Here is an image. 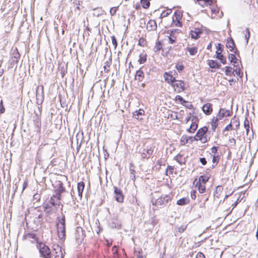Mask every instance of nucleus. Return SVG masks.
Listing matches in <instances>:
<instances>
[{"label":"nucleus","mask_w":258,"mask_h":258,"mask_svg":"<svg viewBox=\"0 0 258 258\" xmlns=\"http://www.w3.org/2000/svg\"><path fill=\"white\" fill-rule=\"evenodd\" d=\"M175 68L177 71L179 72H181L183 70L184 67L183 62L181 61H179L176 63Z\"/></svg>","instance_id":"obj_41"},{"label":"nucleus","mask_w":258,"mask_h":258,"mask_svg":"<svg viewBox=\"0 0 258 258\" xmlns=\"http://www.w3.org/2000/svg\"><path fill=\"white\" fill-rule=\"evenodd\" d=\"M202 110L206 115L211 114L213 111L212 104L210 103L204 104L202 107Z\"/></svg>","instance_id":"obj_26"},{"label":"nucleus","mask_w":258,"mask_h":258,"mask_svg":"<svg viewBox=\"0 0 258 258\" xmlns=\"http://www.w3.org/2000/svg\"><path fill=\"white\" fill-rule=\"evenodd\" d=\"M85 187V183L83 181L79 182L77 184V190L79 197L81 199Z\"/></svg>","instance_id":"obj_28"},{"label":"nucleus","mask_w":258,"mask_h":258,"mask_svg":"<svg viewBox=\"0 0 258 258\" xmlns=\"http://www.w3.org/2000/svg\"><path fill=\"white\" fill-rule=\"evenodd\" d=\"M24 238L27 240L30 241L32 243H38L39 242V238L34 233H27L24 235Z\"/></svg>","instance_id":"obj_22"},{"label":"nucleus","mask_w":258,"mask_h":258,"mask_svg":"<svg viewBox=\"0 0 258 258\" xmlns=\"http://www.w3.org/2000/svg\"><path fill=\"white\" fill-rule=\"evenodd\" d=\"M171 86L177 93H181L185 89L184 82L182 80H176Z\"/></svg>","instance_id":"obj_8"},{"label":"nucleus","mask_w":258,"mask_h":258,"mask_svg":"<svg viewBox=\"0 0 258 258\" xmlns=\"http://www.w3.org/2000/svg\"><path fill=\"white\" fill-rule=\"evenodd\" d=\"M234 71L231 67L226 66L225 67V74L226 76L232 77L233 75Z\"/></svg>","instance_id":"obj_38"},{"label":"nucleus","mask_w":258,"mask_h":258,"mask_svg":"<svg viewBox=\"0 0 258 258\" xmlns=\"http://www.w3.org/2000/svg\"><path fill=\"white\" fill-rule=\"evenodd\" d=\"M235 69L233 71L235 72V74L239 77L241 78L243 76V73L241 71V68L242 67L241 66H238L237 67H234Z\"/></svg>","instance_id":"obj_42"},{"label":"nucleus","mask_w":258,"mask_h":258,"mask_svg":"<svg viewBox=\"0 0 258 258\" xmlns=\"http://www.w3.org/2000/svg\"><path fill=\"white\" fill-rule=\"evenodd\" d=\"M170 200V198L168 195H163L155 201V203L154 204L157 206H163L164 205L168 203Z\"/></svg>","instance_id":"obj_11"},{"label":"nucleus","mask_w":258,"mask_h":258,"mask_svg":"<svg viewBox=\"0 0 258 258\" xmlns=\"http://www.w3.org/2000/svg\"><path fill=\"white\" fill-rule=\"evenodd\" d=\"M135 165L133 163V162H130V172L131 174H132L133 178L132 179L135 180V173L136 171L135 170Z\"/></svg>","instance_id":"obj_39"},{"label":"nucleus","mask_w":258,"mask_h":258,"mask_svg":"<svg viewBox=\"0 0 258 258\" xmlns=\"http://www.w3.org/2000/svg\"><path fill=\"white\" fill-rule=\"evenodd\" d=\"M171 10H168L167 11L163 12L162 13V14H161V16L162 17H165L167 16L168 15H169L171 13Z\"/></svg>","instance_id":"obj_56"},{"label":"nucleus","mask_w":258,"mask_h":258,"mask_svg":"<svg viewBox=\"0 0 258 258\" xmlns=\"http://www.w3.org/2000/svg\"><path fill=\"white\" fill-rule=\"evenodd\" d=\"M220 159V156L219 155H213V159H212V162L213 164H215V165H216L217 163H218ZM214 166V165H213Z\"/></svg>","instance_id":"obj_50"},{"label":"nucleus","mask_w":258,"mask_h":258,"mask_svg":"<svg viewBox=\"0 0 258 258\" xmlns=\"http://www.w3.org/2000/svg\"><path fill=\"white\" fill-rule=\"evenodd\" d=\"M162 48V43H161V41H157L156 42V44H155V47H154V49H155V51H159L160 50H161Z\"/></svg>","instance_id":"obj_47"},{"label":"nucleus","mask_w":258,"mask_h":258,"mask_svg":"<svg viewBox=\"0 0 258 258\" xmlns=\"http://www.w3.org/2000/svg\"><path fill=\"white\" fill-rule=\"evenodd\" d=\"M218 147L217 146H213L211 148V150L212 152V153L214 155H216V154L217 153V151L218 150Z\"/></svg>","instance_id":"obj_57"},{"label":"nucleus","mask_w":258,"mask_h":258,"mask_svg":"<svg viewBox=\"0 0 258 258\" xmlns=\"http://www.w3.org/2000/svg\"><path fill=\"white\" fill-rule=\"evenodd\" d=\"M5 111V108L3 105V100L0 101V114L4 113Z\"/></svg>","instance_id":"obj_55"},{"label":"nucleus","mask_w":258,"mask_h":258,"mask_svg":"<svg viewBox=\"0 0 258 258\" xmlns=\"http://www.w3.org/2000/svg\"><path fill=\"white\" fill-rule=\"evenodd\" d=\"M220 120L218 118L214 117L211 120V129L213 132H215L216 128L217 127L218 125V121Z\"/></svg>","instance_id":"obj_32"},{"label":"nucleus","mask_w":258,"mask_h":258,"mask_svg":"<svg viewBox=\"0 0 258 258\" xmlns=\"http://www.w3.org/2000/svg\"><path fill=\"white\" fill-rule=\"evenodd\" d=\"M186 204V199L185 198L180 199L177 201V204L178 205L183 206Z\"/></svg>","instance_id":"obj_51"},{"label":"nucleus","mask_w":258,"mask_h":258,"mask_svg":"<svg viewBox=\"0 0 258 258\" xmlns=\"http://www.w3.org/2000/svg\"><path fill=\"white\" fill-rule=\"evenodd\" d=\"M52 254L54 258H63L61 247L58 244H53L52 246Z\"/></svg>","instance_id":"obj_14"},{"label":"nucleus","mask_w":258,"mask_h":258,"mask_svg":"<svg viewBox=\"0 0 258 258\" xmlns=\"http://www.w3.org/2000/svg\"><path fill=\"white\" fill-rule=\"evenodd\" d=\"M112 43L114 47V48H116L117 46V42L116 39L114 36H112L111 37Z\"/></svg>","instance_id":"obj_54"},{"label":"nucleus","mask_w":258,"mask_h":258,"mask_svg":"<svg viewBox=\"0 0 258 258\" xmlns=\"http://www.w3.org/2000/svg\"><path fill=\"white\" fill-rule=\"evenodd\" d=\"M145 115V111L143 109H140L138 110L134 111L133 113V116L137 119L141 120V118H139V115L142 116Z\"/></svg>","instance_id":"obj_34"},{"label":"nucleus","mask_w":258,"mask_h":258,"mask_svg":"<svg viewBox=\"0 0 258 258\" xmlns=\"http://www.w3.org/2000/svg\"><path fill=\"white\" fill-rule=\"evenodd\" d=\"M175 101L183 105H185V103H187L188 102L185 101L181 96L177 95L175 98Z\"/></svg>","instance_id":"obj_40"},{"label":"nucleus","mask_w":258,"mask_h":258,"mask_svg":"<svg viewBox=\"0 0 258 258\" xmlns=\"http://www.w3.org/2000/svg\"><path fill=\"white\" fill-rule=\"evenodd\" d=\"M174 159L177 162H178L180 164L184 163L185 162V160L184 158L183 157V156L180 154H177L175 157Z\"/></svg>","instance_id":"obj_44"},{"label":"nucleus","mask_w":258,"mask_h":258,"mask_svg":"<svg viewBox=\"0 0 258 258\" xmlns=\"http://www.w3.org/2000/svg\"><path fill=\"white\" fill-rule=\"evenodd\" d=\"M176 168L174 166L168 165L166 170V175H172L174 173H176L175 171Z\"/></svg>","instance_id":"obj_35"},{"label":"nucleus","mask_w":258,"mask_h":258,"mask_svg":"<svg viewBox=\"0 0 258 258\" xmlns=\"http://www.w3.org/2000/svg\"><path fill=\"white\" fill-rule=\"evenodd\" d=\"M190 197H191V199H192L194 200H195L196 199V198H197L196 191L195 190H192L191 191Z\"/></svg>","instance_id":"obj_59"},{"label":"nucleus","mask_w":258,"mask_h":258,"mask_svg":"<svg viewBox=\"0 0 258 258\" xmlns=\"http://www.w3.org/2000/svg\"><path fill=\"white\" fill-rule=\"evenodd\" d=\"M199 122L198 117L195 115L192 116L191 123L189 127L187 128L186 132L188 133L194 134L198 128Z\"/></svg>","instance_id":"obj_9"},{"label":"nucleus","mask_w":258,"mask_h":258,"mask_svg":"<svg viewBox=\"0 0 258 258\" xmlns=\"http://www.w3.org/2000/svg\"><path fill=\"white\" fill-rule=\"evenodd\" d=\"M56 185L54 186L55 194L61 195V194L66 191V187L63 186L62 182L60 180L56 181Z\"/></svg>","instance_id":"obj_15"},{"label":"nucleus","mask_w":258,"mask_h":258,"mask_svg":"<svg viewBox=\"0 0 258 258\" xmlns=\"http://www.w3.org/2000/svg\"><path fill=\"white\" fill-rule=\"evenodd\" d=\"M226 46L230 51L235 53H236L237 48H236L234 40L232 37H229L227 38Z\"/></svg>","instance_id":"obj_16"},{"label":"nucleus","mask_w":258,"mask_h":258,"mask_svg":"<svg viewBox=\"0 0 258 258\" xmlns=\"http://www.w3.org/2000/svg\"><path fill=\"white\" fill-rule=\"evenodd\" d=\"M138 45L141 47H147L148 45V42L146 38L144 37H141L138 40Z\"/></svg>","instance_id":"obj_37"},{"label":"nucleus","mask_w":258,"mask_h":258,"mask_svg":"<svg viewBox=\"0 0 258 258\" xmlns=\"http://www.w3.org/2000/svg\"><path fill=\"white\" fill-rule=\"evenodd\" d=\"M232 130H233L232 125L230 123L229 124H228L224 128V131H231Z\"/></svg>","instance_id":"obj_62"},{"label":"nucleus","mask_w":258,"mask_h":258,"mask_svg":"<svg viewBox=\"0 0 258 258\" xmlns=\"http://www.w3.org/2000/svg\"><path fill=\"white\" fill-rule=\"evenodd\" d=\"M118 6L112 7L110 9L109 13L111 16H114L118 10Z\"/></svg>","instance_id":"obj_52"},{"label":"nucleus","mask_w":258,"mask_h":258,"mask_svg":"<svg viewBox=\"0 0 258 258\" xmlns=\"http://www.w3.org/2000/svg\"><path fill=\"white\" fill-rule=\"evenodd\" d=\"M147 54L145 50L139 55L138 62L140 64H143L145 63L147 59Z\"/></svg>","instance_id":"obj_30"},{"label":"nucleus","mask_w":258,"mask_h":258,"mask_svg":"<svg viewBox=\"0 0 258 258\" xmlns=\"http://www.w3.org/2000/svg\"><path fill=\"white\" fill-rule=\"evenodd\" d=\"M211 139L208 127L204 126L200 127L194 137V140L202 144L208 142Z\"/></svg>","instance_id":"obj_1"},{"label":"nucleus","mask_w":258,"mask_h":258,"mask_svg":"<svg viewBox=\"0 0 258 258\" xmlns=\"http://www.w3.org/2000/svg\"><path fill=\"white\" fill-rule=\"evenodd\" d=\"M61 65V63L59 64L58 69L60 71L61 77L63 78L67 72V67L66 68H64L63 66L60 67Z\"/></svg>","instance_id":"obj_48"},{"label":"nucleus","mask_w":258,"mask_h":258,"mask_svg":"<svg viewBox=\"0 0 258 258\" xmlns=\"http://www.w3.org/2000/svg\"><path fill=\"white\" fill-rule=\"evenodd\" d=\"M230 123H231L232 125L234 124L236 127L239 126L240 123L238 117L236 116H234L231 120Z\"/></svg>","instance_id":"obj_43"},{"label":"nucleus","mask_w":258,"mask_h":258,"mask_svg":"<svg viewBox=\"0 0 258 258\" xmlns=\"http://www.w3.org/2000/svg\"><path fill=\"white\" fill-rule=\"evenodd\" d=\"M182 17L183 12L179 10H176L172 17V25L173 26L181 27L182 26Z\"/></svg>","instance_id":"obj_5"},{"label":"nucleus","mask_w":258,"mask_h":258,"mask_svg":"<svg viewBox=\"0 0 258 258\" xmlns=\"http://www.w3.org/2000/svg\"><path fill=\"white\" fill-rule=\"evenodd\" d=\"M57 233L60 239H62L66 236L65 219L62 218L57 224Z\"/></svg>","instance_id":"obj_6"},{"label":"nucleus","mask_w":258,"mask_h":258,"mask_svg":"<svg viewBox=\"0 0 258 258\" xmlns=\"http://www.w3.org/2000/svg\"><path fill=\"white\" fill-rule=\"evenodd\" d=\"M236 56L234 54L231 53L228 55V59L230 62H233L234 59H235Z\"/></svg>","instance_id":"obj_58"},{"label":"nucleus","mask_w":258,"mask_h":258,"mask_svg":"<svg viewBox=\"0 0 258 258\" xmlns=\"http://www.w3.org/2000/svg\"><path fill=\"white\" fill-rule=\"evenodd\" d=\"M137 258H143V255L142 251H139L136 253Z\"/></svg>","instance_id":"obj_64"},{"label":"nucleus","mask_w":258,"mask_h":258,"mask_svg":"<svg viewBox=\"0 0 258 258\" xmlns=\"http://www.w3.org/2000/svg\"><path fill=\"white\" fill-rule=\"evenodd\" d=\"M244 126L246 130V135H248L249 131V122L247 118H245L244 121Z\"/></svg>","instance_id":"obj_46"},{"label":"nucleus","mask_w":258,"mask_h":258,"mask_svg":"<svg viewBox=\"0 0 258 258\" xmlns=\"http://www.w3.org/2000/svg\"><path fill=\"white\" fill-rule=\"evenodd\" d=\"M211 18L213 19H219L223 17V13L217 6H213L211 8Z\"/></svg>","instance_id":"obj_13"},{"label":"nucleus","mask_w":258,"mask_h":258,"mask_svg":"<svg viewBox=\"0 0 258 258\" xmlns=\"http://www.w3.org/2000/svg\"><path fill=\"white\" fill-rule=\"evenodd\" d=\"M61 195L55 194L50 197V200L48 202L51 205L60 207L61 205Z\"/></svg>","instance_id":"obj_12"},{"label":"nucleus","mask_w":258,"mask_h":258,"mask_svg":"<svg viewBox=\"0 0 258 258\" xmlns=\"http://www.w3.org/2000/svg\"><path fill=\"white\" fill-rule=\"evenodd\" d=\"M59 208L60 207L56 206L51 205V204H49V202H47L44 205L43 210L44 212L47 215H55Z\"/></svg>","instance_id":"obj_7"},{"label":"nucleus","mask_w":258,"mask_h":258,"mask_svg":"<svg viewBox=\"0 0 258 258\" xmlns=\"http://www.w3.org/2000/svg\"><path fill=\"white\" fill-rule=\"evenodd\" d=\"M172 72H165L163 74V77L165 81L168 84L171 85L173 82L176 80L175 78L172 75Z\"/></svg>","instance_id":"obj_20"},{"label":"nucleus","mask_w":258,"mask_h":258,"mask_svg":"<svg viewBox=\"0 0 258 258\" xmlns=\"http://www.w3.org/2000/svg\"><path fill=\"white\" fill-rule=\"evenodd\" d=\"M232 111L230 110L226 109L225 108H221L217 115V117L219 119H221L224 117L230 116L232 115Z\"/></svg>","instance_id":"obj_17"},{"label":"nucleus","mask_w":258,"mask_h":258,"mask_svg":"<svg viewBox=\"0 0 258 258\" xmlns=\"http://www.w3.org/2000/svg\"><path fill=\"white\" fill-rule=\"evenodd\" d=\"M204 31V27L202 25L198 24L197 26L192 27L189 31V36L192 39L197 40L203 34Z\"/></svg>","instance_id":"obj_3"},{"label":"nucleus","mask_w":258,"mask_h":258,"mask_svg":"<svg viewBox=\"0 0 258 258\" xmlns=\"http://www.w3.org/2000/svg\"><path fill=\"white\" fill-rule=\"evenodd\" d=\"M33 121L35 126H36L40 131L41 127V119L40 115L36 114L35 116H34Z\"/></svg>","instance_id":"obj_27"},{"label":"nucleus","mask_w":258,"mask_h":258,"mask_svg":"<svg viewBox=\"0 0 258 258\" xmlns=\"http://www.w3.org/2000/svg\"><path fill=\"white\" fill-rule=\"evenodd\" d=\"M222 51L223 49L219 46L216 51V57L219 59L221 62L224 64L226 63L227 60L226 57H224V55L222 54Z\"/></svg>","instance_id":"obj_24"},{"label":"nucleus","mask_w":258,"mask_h":258,"mask_svg":"<svg viewBox=\"0 0 258 258\" xmlns=\"http://www.w3.org/2000/svg\"><path fill=\"white\" fill-rule=\"evenodd\" d=\"M112 251L113 253V258H118V248L116 246H114L112 248Z\"/></svg>","instance_id":"obj_49"},{"label":"nucleus","mask_w":258,"mask_h":258,"mask_svg":"<svg viewBox=\"0 0 258 258\" xmlns=\"http://www.w3.org/2000/svg\"><path fill=\"white\" fill-rule=\"evenodd\" d=\"M187 224L186 223L182 224L179 227H178L176 228L175 235H177L179 234H181L187 228Z\"/></svg>","instance_id":"obj_31"},{"label":"nucleus","mask_w":258,"mask_h":258,"mask_svg":"<svg viewBox=\"0 0 258 258\" xmlns=\"http://www.w3.org/2000/svg\"><path fill=\"white\" fill-rule=\"evenodd\" d=\"M144 77V74L142 70H139L136 72L135 78L139 81H142Z\"/></svg>","instance_id":"obj_36"},{"label":"nucleus","mask_w":258,"mask_h":258,"mask_svg":"<svg viewBox=\"0 0 258 258\" xmlns=\"http://www.w3.org/2000/svg\"><path fill=\"white\" fill-rule=\"evenodd\" d=\"M85 234L83 233L82 229H78L75 233V238L78 243H81L84 239Z\"/></svg>","instance_id":"obj_21"},{"label":"nucleus","mask_w":258,"mask_h":258,"mask_svg":"<svg viewBox=\"0 0 258 258\" xmlns=\"http://www.w3.org/2000/svg\"><path fill=\"white\" fill-rule=\"evenodd\" d=\"M157 28V25L156 21L154 20H150L148 21L146 25V28L148 31L156 30Z\"/></svg>","instance_id":"obj_25"},{"label":"nucleus","mask_w":258,"mask_h":258,"mask_svg":"<svg viewBox=\"0 0 258 258\" xmlns=\"http://www.w3.org/2000/svg\"><path fill=\"white\" fill-rule=\"evenodd\" d=\"M207 64L211 69V72H215V70L220 69L221 67L220 64H219L217 61L212 59L208 60Z\"/></svg>","instance_id":"obj_23"},{"label":"nucleus","mask_w":258,"mask_h":258,"mask_svg":"<svg viewBox=\"0 0 258 258\" xmlns=\"http://www.w3.org/2000/svg\"><path fill=\"white\" fill-rule=\"evenodd\" d=\"M196 258H206L204 254L202 252H198L197 253Z\"/></svg>","instance_id":"obj_61"},{"label":"nucleus","mask_w":258,"mask_h":258,"mask_svg":"<svg viewBox=\"0 0 258 258\" xmlns=\"http://www.w3.org/2000/svg\"><path fill=\"white\" fill-rule=\"evenodd\" d=\"M234 67H237L238 66H241V61L238 58L235 57V59H234L233 62H230Z\"/></svg>","instance_id":"obj_53"},{"label":"nucleus","mask_w":258,"mask_h":258,"mask_svg":"<svg viewBox=\"0 0 258 258\" xmlns=\"http://www.w3.org/2000/svg\"><path fill=\"white\" fill-rule=\"evenodd\" d=\"M223 187L221 185H218L216 187L214 196L215 197L219 199L223 196Z\"/></svg>","instance_id":"obj_29"},{"label":"nucleus","mask_w":258,"mask_h":258,"mask_svg":"<svg viewBox=\"0 0 258 258\" xmlns=\"http://www.w3.org/2000/svg\"><path fill=\"white\" fill-rule=\"evenodd\" d=\"M186 51L189 52L190 55H195L198 51L197 47H187L185 49Z\"/></svg>","instance_id":"obj_33"},{"label":"nucleus","mask_w":258,"mask_h":258,"mask_svg":"<svg viewBox=\"0 0 258 258\" xmlns=\"http://www.w3.org/2000/svg\"><path fill=\"white\" fill-rule=\"evenodd\" d=\"M170 117L172 119H179L178 117V114L177 112H173L172 114L170 115Z\"/></svg>","instance_id":"obj_60"},{"label":"nucleus","mask_w":258,"mask_h":258,"mask_svg":"<svg viewBox=\"0 0 258 258\" xmlns=\"http://www.w3.org/2000/svg\"><path fill=\"white\" fill-rule=\"evenodd\" d=\"M191 117L192 116H191V114L189 113V115L186 117L184 123L186 124L189 120L191 121Z\"/></svg>","instance_id":"obj_63"},{"label":"nucleus","mask_w":258,"mask_h":258,"mask_svg":"<svg viewBox=\"0 0 258 258\" xmlns=\"http://www.w3.org/2000/svg\"><path fill=\"white\" fill-rule=\"evenodd\" d=\"M141 4L144 9H147L150 6V3L148 0H141Z\"/></svg>","instance_id":"obj_45"},{"label":"nucleus","mask_w":258,"mask_h":258,"mask_svg":"<svg viewBox=\"0 0 258 258\" xmlns=\"http://www.w3.org/2000/svg\"><path fill=\"white\" fill-rule=\"evenodd\" d=\"M195 2L201 8H204L212 6L214 4V0H195Z\"/></svg>","instance_id":"obj_18"},{"label":"nucleus","mask_w":258,"mask_h":258,"mask_svg":"<svg viewBox=\"0 0 258 258\" xmlns=\"http://www.w3.org/2000/svg\"><path fill=\"white\" fill-rule=\"evenodd\" d=\"M114 194L115 195L114 198L115 200L119 203H122L124 202V196L123 194L122 190L117 188L116 186H114Z\"/></svg>","instance_id":"obj_10"},{"label":"nucleus","mask_w":258,"mask_h":258,"mask_svg":"<svg viewBox=\"0 0 258 258\" xmlns=\"http://www.w3.org/2000/svg\"><path fill=\"white\" fill-rule=\"evenodd\" d=\"M194 140V137L184 135L181 136L180 139V145L184 146L187 143L192 144Z\"/></svg>","instance_id":"obj_19"},{"label":"nucleus","mask_w":258,"mask_h":258,"mask_svg":"<svg viewBox=\"0 0 258 258\" xmlns=\"http://www.w3.org/2000/svg\"><path fill=\"white\" fill-rule=\"evenodd\" d=\"M40 256L43 258H51L52 254L50 248L45 244L39 242L37 246Z\"/></svg>","instance_id":"obj_4"},{"label":"nucleus","mask_w":258,"mask_h":258,"mask_svg":"<svg viewBox=\"0 0 258 258\" xmlns=\"http://www.w3.org/2000/svg\"><path fill=\"white\" fill-rule=\"evenodd\" d=\"M210 177L206 175H201L199 178H196L194 181V184H195V187L197 188L200 194H204L206 191V184L209 181Z\"/></svg>","instance_id":"obj_2"}]
</instances>
